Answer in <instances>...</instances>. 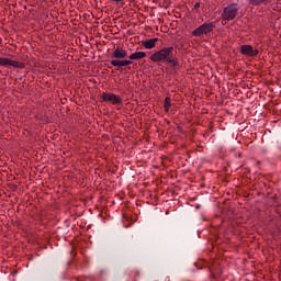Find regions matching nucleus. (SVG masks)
<instances>
[{
    "instance_id": "obj_1",
    "label": "nucleus",
    "mask_w": 281,
    "mask_h": 281,
    "mask_svg": "<svg viewBox=\"0 0 281 281\" xmlns=\"http://www.w3.org/2000/svg\"><path fill=\"white\" fill-rule=\"evenodd\" d=\"M173 52V46L164 47L151 54L149 60H151V63H166L167 65H171L173 69H179V58L175 56Z\"/></svg>"
},
{
    "instance_id": "obj_2",
    "label": "nucleus",
    "mask_w": 281,
    "mask_h": 281,
    "mask_svg": "<svg viewBox=\"0 0 281 281\" xmlns=\"http://www.w3.org/2000/svg\"><path fill=\"white\" fill-rule=\"evenodd\" d=\"M111 61L110 64L112 67H128V65H133L132 60L124 59L128 58V53L124 47L117 45L116 47L114 46L113 52L110 55Z\"/></svg>"
},
{
    "instance_id": "obj_3",
    "label": "nucleus",
    "mask_w": 281,
    "mask_h": 281,
    "mask_svg": "<svg viewBox=\"0 0 281 281\" xmlns=\"http://www.w3.org/2000/svg\"><path fill=\"white\" fill-rule=\"evenodd\" d=\"M222 21H234L238 16V3L228 4L223 9Z\"/></svg>"
},
{
    "instance_id": "obj_4",
    "label": "nucleus",
    "mask_w": 281,
    "mask_h": 281,
    "mask_svg": "<svg viewBox=\"0 0 281 281\" xmlns=\"http://www.w3.org/2000/svg\"><path fill=\"white\" fill-rule=\"evenodd\" d=\"M215 29L216 24H214V22L203 23L192 32V36L200 37L203 35L212 34Z\"/></svg>"
},
{
    "instance_id": "obj_5",
    "label": "nucleus",
    "mask_w": 281,
    "mask_h": 281,
    "mask_svg": "<svg viewBox=\"0 0 281 281\" xmlns=\"http://www.w3.org/2000/svg\"><path fill=\"white\" fill-rule=\"evenodd\" d=\"M101 102H110L113 106H122V97L112 92H103L100 95Z\"/></svg>"
},
{
    "instance_id": "obj_6",
    "label": "nucleus",
    "mask_w": 281,
    "mask_h": 281,
    "mask_svg": "<svg viewBox=\"0 0 281 281\" xmlns=\"http://www.w3.org/2000/svg\"><path fill=\"white\" fill-rule=\"evenodd\" d=\"M240 54L243 56H249L250 58H254V56H258L259 50L254 49V46H251V45H241L240 46Z\"/></svg>"
},
{
    "instance_id": "obj_7",
    "label": "nucleus",
    "mask_w": 281,
    "mask_h": 281,
    "mask_svg": "<svg viewBox=\"0 0 281 281\" xmlns=\"http://www.w3.org/2000/svg\"><path fill=\"white\" fill-rule=\"evenodd\" d=\"M158 42H159V38L154 37L148 41H143L142 45H143V47H145V49H155Z\"/></svg>"
},
{
    "instance_id": "obj_8",
    "label": "nucleus",
    "mask_w": 281,
    "mask_h": 281,
    "mask_svg": "<svg viewBox=\"0 0 281 281\" xmlns=\"http://www.w3.org/2000/svg\"><path fill=\"white\" fill-rule=\"evenodd\" d=\"M142 58H146V53L145 52H136L133 53L128 56L130 60H142Z\"/></svg>"
},
{
    "instance_id": "obj_9",
    "label": "nucleus",
    "mask_w": 281,
    "mask_h": 281,
    "mask_svg": "<svg viewBox=\"0 0 281 281\" xmlns=\"http://www.w3.org/2000/svg\"><path fill=\"white\" fill-rule=\"evenodd\" d=\"M250 5H269V3H273V0H249Z\"/></svg>"
},
{
    "instance_id": "obj_10",
    "label": "nucleus",
    "mask_w": 281,
    "mask_h": 281,
    "mask_svg": "<svg viewBox=\"0 0 281 281\" xmlns=\"http://www.w3.org/2000/svg\"><path fill=\"white\" fill-rule=\"evenodd\" d=\"M9 67H14L15 69H25V64L23 61H16L11 59Z\"/></svg>"
},
{
    "instance_id": "obj_11",
    "label": "nucleus",
    "mask_w": 281,
    "mask_h": 281,
    "mask_svg": "<svg viewBox=\"0 0 281 281\" xmlns=\"http://www.w3.org/2000/svg\"><path fill=\"white\" fill-rule=\"evenodd\" d=\"M170 102H171L170 97H166L164 101L165 113H168V111H170V106H172Z\"/></svg>"
},
{
    "instance_id": "obj_12",
    "label": "nucleus",
    "mask_w": 281,
    "mask_h": 281,
    "mask_svg": "<svg viewBox=\"0 0 281 281\" xmlns=\"http://www.w3.org/2000/svg\"><path fill=\"white\" fill-rule=\"evenodd\" d=\"M10 58L0 57V67H10Z\"/></svg>"
},
{
    "instance_id": "obj_13",
    "label": "nucleus",
    "mask_w": 281,
    "mask_h": 281,
    "mask_svg": "<svg viewBox=\"0 0 281 281\" xmlns=\"http://www.w3.org/2000/svg\"><path fill=\"white\" fill-rule=\"evenodd\" d=\"M36 117L37 120H40V122H42V124H49V116H47L46 114H41Z\"/></svg>"
},
{
    "instance_id": "obj_14",
    "label": "nucleus",
    "mask_w": 281,
    "mask_h": 281,
    "mask_svg": "<svg viewBox=\"0 0 281 281\" xmlns=\"http://www.w3.org/2000/svg\"><path fill=\"white\" fill-rule=\"evenodd\" d=\"M9 188H10V190H12V192H16V190H19V186H16L14 183H10Z\"/></svg>"
},
{
    "instance_id": "obj_15",
    "label": "nucleus",
    "mask_w": 281,
    "mask_h": 281,
    "mask_svg": "<svg viewBox=\"0 0 281 281\" xmlns=\"http://www.w3.org/2000/svg\"><path fill=\"white\" fill-rule=\"evenodd\" d=\"M199 8H201V2H196V3L194 4V10H199Z\"/></svg>"
},
{
    "instance_id": "obj_16",
    "label": "nucleus",
    "mask_w": 281,
    "mask_h": 281,
    "mask_svg": "<svg viewBox=\"0 0 281 281\" xmlns=\"http://www.w3.org/2000/svg\"><path fill=\"white\" fill-rule=\"evenodd\" d=\"M209 128H210V131H212V128H214V122L211 121V122L209 123Z\"/></svg>"
},
{
    "instance_id": "obj_17",
    "label": "nucleus",
    "mask_w": 281,
    "mask_h": 281,
    "mask_svg": "<svg viewBox=\"0 0 281 281\" xmlns=\"http://www.w3.org/2000/svg\"><path fill=\"white\" fill-rule=\"evenodd\" d=\"M108 1H112L113 3H122V0H108Z\"/></svg>"
},
{
    "instance_id": "obj_18",
    "label": "nucleus",
    "mask_w": 281,
    "mask_h": 281,
    "mask_svg": "<svg viewBox=\"0 0 281 281\" xmlns=\"http://www.w3.org/2000/svg\"><path fill=\"white\" fill-rule=\"evenodd\" d=\"M211 278H213V280H214V279H216V276L215 274H211Z\"/></svg>"
}]
</instances>
